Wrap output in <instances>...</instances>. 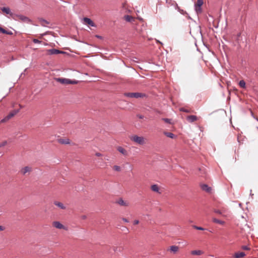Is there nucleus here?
I'll use <instances>...</instances> for the list:
<instances>
[{"label": "nucleus", "mask_w": 258, "mask_h": 258, "mask_svg": "<svg viewBox=\"0 0 258 258\" xmlns=\"http://www.w3.org/2000/svg\"><path fill=\"white\" fill-rule=\"evenodd\" d=\"M130 140L140 145H144L146 144V139L142 136L133 135L130 137Z\"/></svg>", "instance_id": "nucleus-1"}, {"label": "nucleus", "mask_w": 258, "mask_h": 258, "mask_svg": "<svg viewBox=\"0 0 258 258\" xmlns=\"http://www.w3.org/2000/svg\"><path fill=\"white\" fill-rule=\"evenodd\" d=\"M55 80L57 82H59L62 84L68 85V84H77L78 82L75 80H71L69 79L66 78H55Z\"/></svg>", "instance_id": "nucleus-2"}, {"label": "nucleus", "mask_w": 258, "mask_h": 258, "mask_svg": "<svg viewBox=\"0 0 258 258\" xmlns=\"http://www.w3.org/2000/svg\"><path fill=\"white\" fill-rule=\"evenodd\" d=\"M124 95L128 98H143L146 96V94L142 93L135 92V93H125Z\"/></svg>", "instance_id": "nucleus-3"}, {"label": "nucleus", "mask_w": 258, "mask_h": 258, "mask_svg": "<svg viewBox=\"0 0 258 258\" xmlns=\"http://www.w3.org/2000/svg\"><path fill=\"white\" fill-rule=\"evenodd\" d=\"M19 112V109H15L12 110L11 112H10V113L7 116H6L4 118L1 120L0 123H4L7 122L12 117L14 116Z\"/></svg>", "instance_id": "nucleus-4"}, {"label": "nucleus", "mask_w": 258, "mask_h": 258, "mask_svg": "<svg viewBox=\"0 0 258 258\" xmlns=\"http://www.w3.org/2000/svg\"><path fill=\"white\" fill-rule=\"evenodd\" d=\"M52 225L53 227H55L56 229H63V230H68L67 227H66L64 225H63L62 224H61L59 221H53L52 223Z\"/></svg>", "instance_id": "nucleus-5"}, {"label": "nucleus", "mask_w": 258, "mask_h": 258, "mask_svg": "<svg viewBox=\"0 0 258 258\" xmlns=\"http://www.w3.org/2000/svg\"><path fill=\"white\" fill-rule=\"evenodd\" d=\"M14 18L17 20L21 21L24 22L28 23L30 22V20L29 19V18L22 15H15V17Z\"/></svg>", "instance_id": "nucleus-6"}, {"label": "nucleus", "mask_w": 258, "mask_h": 258, "mask_svg": "<svg viewBox=\"0 0 258 258\" xmlns=\"http://www.w3.org/2000/svg\"><path fill=\"white\" fill-rule=\"evenodd\" d=\"M116 203L121 206L124 207H128L130 205V203L128 201H124L121 198H120L118 200H117L116 201Z\"/></svg>", "instance_id": "nucleus-7"}, {"label": "nucleus", "mask_w": 258, "mask_h": 258, "mask_svg": "<svg viewBox=\"0 0 258 258\" xmlns=\"http://www.w3.org/2000/svg\"><path fill=\"white\" fill-rule=\"evenodd\" d=\"M32 171V168L30 166H25L23 167L20 170V173L22 175H26L27 173H29Z\"/></svg>", "instance_id": "nucleus-8"}, {"label": "nucleus", "mask_w": 258, "mask_h": 258, "mask_svg": "<svg viewBox=\"0 0 258 258\" xmlns=\"http://www.w3.org/2000/svg\"><path fill=\"white\" fill-rule=\"evenodd\" d=\"M116 150L124 156H127L128 155L127 151L121 146H117Z\"/></svg>", "instance_id": "nucleus-9"}, {"label": "nucleus", "mask_w": 258, "mask_h": 258, "mask_svg": "<svg viewBox=\"0 0 258 258\" xmlns=\"http://www.w3.org/2000/svg\"><path fill=\"white\" fill-rule=\"evenodd\" d=\"M57 141L59 144L64 145L70 144L71 143L70 139L66 137L58 139Z\"/></svg>", "instance_id": "nucleus-10"}, {"label": "nucleus", "mask_w": 258, "mask_h": 258, "mask_svg": "<svg viewBox=\"0 0 258 258\" xmlns=\"http://www.w3.org/2000/svg\"><path fill=\"white\" fill-rule=\"evenodd\" d=\"M83 21H84V23L85 24H86V25H90V26H92V27H95L96 26V25L94 24V23L89 18H84L83 19Z\"/></svg>", "instance_id": "nucleus-11"}, {"label": "nucleus", "mask_w": 258, "mask_h": 258, "mask_svg": "<svg viewBox=\"0 0 258 258\" xmlns=\"http://www.w3.org/2000/svg\"><path fill=\"white\" fill-rule=\"evenodd\" d=\"M198 119V117L196 115H188L186 117V120H187L188 122H190V123L195 122V121H197Z\"/></svg>", "instance_id": "nucleus-12"}, {"label": "nucleus", "mask_w": 258, "mask_h": 258, "mask_svg": "<svg viewBox=\"0 0 258 258\" xmlns=\"http://www.w3.org/2000/svg\"><path fill=\"white\" fill-rule=\"evenodd\" d=\"M47 52L49 54H57L64 53L63 51H60L56 49H51L47 50Z\"/></svg>", "instance_id": "nucleus-13"}, {"label": "nucleus", "mask_w": 258, "mask_h": 258, "mask_svg": "<svg viewBox=\"0 0 258 258\" xmlns=\"http://www.w3.org/2000/svg\"><path fill=\"white\" fill-rule=\"evenodd\" d=\"M169 250L171 252H172L173 254H175L179 251V247L176 245H172L170 246Z\"/></svg>", "instance_id": "nucleus-14"}, {"label": "nucleus", "mask_w": 258, "mask_h": 258, "mask_svg": "<svg viewBox=\"0 0 258 258\" xmlns=\"http://www.w3.org/2000/svg\"><path fill=\"white\" fill-rule=\"evenodd\" d=\"M151 189L153 191L161 194V191H160V188L157 184H153L151 185Z\"/></svg>", "instance_id": "nucleus-15"}, {"label": "nucleus", "mask_w": 258, "mask_h": 258, "mask_svg": "<svg viewBox=\"0 0 258 258\" xmlns=\"http://www.w3.org/2000/svg\"><path fill=\"white\" fill-rule=\"evenodd\" d=\"M201 187L203 190L208 192H210L212 190L211 187H209L208 185L205 184H201Z\"/></svg>", "instance_id": "nucleus-16"}, {"label": "nucleus", "mask_w": 258, "mask_h": 258, "mask_svg": "<svg viewBox=\"0 0 258 258\" xmlns=\"http://www.w3.org/2000/svg\"><path fill=\"white\" fill-rule=\"evenodd\" d=\"M54 204L61 209L64 210L66 209V207L61 202L55 201Z\"/></svg>", "instance_id": "nucleus-17"}, {"label": "nucleus", "mask_w": 258, "mask_h": 258, "mask_svg": "<svg viewBox=\"0 0 258 258\" xmlns=\"http://www.w3.org/2000/svg\"><path fill=\"white\" fill-rule=\"evenodd\" d=\"M191 255H200L204 253V252L201 250H194L190 252Z\"/></svg>", "instance_id": "nucleus-18"}, {"label": "nucleus", "mask_w": 258, "mask_h": 258, "mask_svg": "<svg viewBox=\"0 0 258 258\" xmlns=\"http://www.w3.org/2000/svg\"><path fill=\"white\" fill-rule=\"evenodd\" d=\"M2 11L7 14H10L11 16H13V14L11 13V10L9 8L4 7L2 9Z\"/></svg>", "instance_id": "nucleus-19"}, {"label": "nucleus", "mask_w": 258, "mask_h": 258, "mask_svg": "<svg viewBox=\"0 0 258 258\" xmlns=\"http://www.w3.org/2000/svg\"><path fill=\"white\" fill-rule=\"evenodd\" d=\"M245 255V254L243 252H236L234 254V257L235 258H240L243 257Z\"/></svg>", "instance_id": "nucleus-20"}, {"label": "nucleus", "mask_w": 258, "mask_h": 258, "mask_svg": "<svg viewBox=\"0 0 258 258\" xmlns=\"http://www.w3.org/2000/svg\"><path fill=\"white\" fill-rule=\"evenodd\" d=\"M4 33L9 35H12L13 33L11 31H7L5 29H3L1 27H0V33Z\"/></svg>", "instance_id": "nucleus-21"}, {"label": "nucleus", "mask_w": 258, "mask_h": 258, "mask_svg": "<svg viewBox=\"0 0 258 258\" xmlns=\"http://www.w3.org/2000/svg\"><path fill=\"white\" fill-rule=\"evenodd\" d=\"M124 19L127 22H132L135 20L133 17L128 15L125 16Z\"/></svg>", "instance_id": "nucleus-22"}, {"label": "nucleus", "mask_w": 258, "mask_h": 258, "mask_svg": "<svg viewBox=\"0 0 258 258\" xmlns=\"http://www.w3.org/2000/svg\"><path fill=\"white\" fill-rule=\"evenodd\" d=\"M213 221L214 223H218V224H219L220 225H223L225 223L224 221H221V220H218V219H217L216 218H213Z\"/></svg>", "instance_id": "nucleus-23"}, {"label": "nucleus", "mask_w": 258, "mask_h": 258, "mask_svg": "<svg viewBox=\"0 0 258 258\" xmlns=\"http://www.w3.org/2000/svg\"><path fill=\"white\" fill-rule=\"evenodd\" d=\"M164 134L167 136V137H169L170 138H174V137H175V135L171 133H169V132H164Z\"/></svg>", "instance_id": "nucleus-24"}, {"label": "nucleus", "mask_w": 258, "mask_h": 258, "mask_svg": "<svg viewBox=\"0 0 258 258\" xmlns=\"http://www.w3.org/2000/svg\"><path fill=\"white\" fill-rule=\"evenodd\" d=\"M239 85L242 88H245L246 87L245 82L244 80H240L239 82Z\"/></svg>", "instance_id": "nucleus-25"}, {"label": "nucleus", "mask_w": 258, "mask_h": 258, "mask_svg": "<svg viewBox=\"0 0 258 258\" xmlns=\"http://www.w3.org/2000/svg\"><path fill=\"white\" fill-rule=\"evenodd\" d=\"M203 0H198L197 3L195 4V6L201 7L203 5Z\"/></svg>", "instance_id": "nucleus-26"}, {"label": "nucleus", "mask_w": 258, "mask_h": 258, "mask_svg": "<svg viewBox=\"0 0 258 258\" xmlns=\"http://www.w3.org/2000/svg\"><path fill=\"white\" fill-rule=\"evenodd\" d=\"M112 168L114 171H116L120 172L121 171L120 167L118 165H114L112 167Z\"/></svg>", "instance_id": "nucleus-27"}, {"label": "nucleus", "mask_w": 258, "mask_h": 258, "mask_svg": "<svg viewBox=\"0 0 258 258\" xmlns=\"http://www.w3.org/2000/svg\"><path fill=\"white\" fill-rule=\"evenodd\" d=\"M195 10L197 13H201L202 12V8L201 7H199L197 6H195Z\"/></svg>", "instance_id": "nucleus-28"}, {"label": "nucleus", "mask_w": 258, "mask_h": 258, "mask_svg": "<svg viewBox=\"0 0 258 258\" xmlns=\"http://www.w3.org/2000/svg\"><path fill=\"white\" fill-rule=\"evenodd\" d=\"M8 144V142L7 141H4L2 143H0V148L4 147L6 146Z\"/></svg>", "instance_id": "nucleus-29"}, {"label": "nucleus", "mask_w": 258, "mask_h": 258, "mask_svg": "<svg viewBox=\"0 0 258 258\" xmlns=\"http://www.w3.org/2000/svg\"><path fill=\"white\" fill-rule=\"evenodd\" d=\"M193 227L197 230H204V228H203L201 227L197 226H194Z\"/></svg>", "instance_id": "nucleus-30"}, {"label": "nucleus", "mask_w": 258, "mask_h": 258, "mask_svg": "<svg viewBox=\"0 0 258 258\" xmlns=\"http://www.w3.org/2000/svg\"><path fill=\"white\" fill-rule=\"evenodd\" d=\"M33 42L34 43H40L41 42V41L37 39H33Z\"/></svg>", "instance_id": "nucleus-31"}, {"label": "nucleus", "mask_w": 258, "mask_h": 258, "mask_svg": "<svg viewBox=\"0 0 258 258\" xmlns=\"http://www.w3.org/2000/svg\"><path fill=\"white\" fill-rule=\"evenodd\" d=\"M163 120L166 123H170V119L168 118H163Z\"/></svg>", "instance_id": "nucleus-32"}, {"label": "nucleus", "mask_w": 258, "mask_h": 258, "mask_svg": "<svg viewBox=\"0 0 258 258\" xmlns=\"http://www.w3.org/2000/svg\"><path fill=\"white\" fill-rule=\"evenodd\" d=\"M242 248L243 250H249V248L247 246H242Z\"/></svg>", "instance_id": "nucleus-33"}, {"label": "nucleus", "mask_w": 258, "mask_h": 258, "mask_svg": "<svg viewBox=\"0 0 258 258\" xmlns=\"http://www.w3.org/2000/svg\"><path fill=\"white\" fill-rule=\"evenodd\" d=\"M139 223V221L138 220H135L133 222V224L134 225H138Z\"/></svg>", "instance_id": "nucleus-34"}, {"label": "nucleus", "mask_w": 258, "mask_h": 258, "mask_svg": "<svg viewBox=\"0 0 258 258\" xmlns=\"http://www.w3.org/2000/svg\"><path fill=\"white\" fill-rule=\"evenodd\" d=\"M180 110V111H183V112H189L188 110L185 109H184L183 108H181Z\"/></svg>", "instance_id": "nucleus-35"}, {"label": "nucleus", "mask_w": 258, "mask_h": 258, "mask_svg": "<svg viewBox=\"0 0 258 258\" xmlns=\"http://www.w3.org/2000/svg\"><path fill=\"white\" fill-rule=\"evenodd\" d=\"M122 220L124 222H126V223L129 222L128 220L127 219H126V218H122Z\"/></svg>", "instance_id": "nucleus-36"}, {"label": "nucleus", "mask_w": 258, "mask_h": 258, "mask_svg": "<svg viewBox=\"0 0 258 258\" xmlns=\"http://www.w3.org/2000/svg\"><path fill=\"white\" fill-rule=\"evenodd\" d=\"M41 24L42 25H44V23H47V22H46V21L44 20H42L41 21Z\"/></svg>", "instance_id": "nucleus-37"}, {"label": "nucleus", "mask_w": 258, "mask_h": 258, "mask_svg": "<svg viewBox=\"0 0 258 258\" xmlns=\"http://www.w3.org/2000/svg\"><path fill=\"white\" fill-rule=\"evenodd\" d=\"M96 156H98V157H100L101 156V154L100 153H96Z\"/></svg>", "instance_id": "nucleus-38"}, {"label": "nucleus", "mask_w": 258, "mask_h": 258, "mask_svg": "<svg viewBox=\"0 0 258 258\" xmlns=\"http://www.w3.org/2000/svg\"><path fill=\"white\" fill-rule=\"evenodd\" d=\"M215 212L219 214H221V212L219 210H215Z\"/></svg>", "instance_id": "nucleus-39"}, {"label": "nucleus", "mask_w": 258, "mask_h": 258, "mask_svg": "<svg viewBox=\"0 0 258 258\" xmlns=\"http://www.w3.org/2000/svg\"><path fill=\"white\" fill-rule=\"evenodd\" d=\"M4 227L2 226H0V231L4 230Z\"/></svg>", "instance_id": "nucleus-40"}, {"label": "nucleus", "mask_w": 258, "mask_h": 258, "mask_svg": "<svg viewBox=\"0 0 258 258\" xmlns=\"http://www.w3.org/2000/svg\"><path fill=\"white\" fill-rule=\"evenodd\" d=\"M139 117L140 118H141V119L143 118V116H142V115H140V116H139Z\"/></svg>", "instance_id": "nucleus-41"}, {"label": "nucleus", "mask_w": 258, "mask_h": 258, "mask_svg": "<svg viewBox=\"0 0 258 258\" xmlns=\"http://www.w3.org/2000/svg\"><path fill=\"white\" fill-rule=\"evenodd\" d=\"M97 38H101V36H98V35H96V36Z\"/></svg>", "instance_id": "nucleus-42"}, {"label": "nucleus", "mask_w": 258, "mask_h": 258, "mask_svg": "<svg viewBox=\"0 0 258 258\" xmlns=\"http://www.w3.org/2000/svg\"><path fill=\"white\" fill-rule=\"evenodd\" d=\"M20 108H22V106L21 105H19Z\"/></svg>", "instance_id": "nucleus-43"}, {"label": "nucleus", "mask_w": 258, "mask_h": 258, "mask_svg": "<svg viewBox=\"0 0 258 258\" xmlns=\"http://www.w3.org/2000/svg\"><path fill=\"white\" fill-rule=\"evenodd\" d=\"M157 42L161 43V42L159 41H157Z\"/></svg>", "instance_id": "nucleus-44"}, {"label": "nucleus", "mask_w": 258, "mask_h": 258, "mask_svg": "<svg viewBox=\"0 0 258 258\" xmlns=\"http://www.w3.org/2000/svg\"><path fill=\"white\" fill-rule=\"evenodd\" d=\"M86 218V217L85 216H83V219H85Z\"/></svg>", "instance_id": "nucleus-45"}]
</instances>
